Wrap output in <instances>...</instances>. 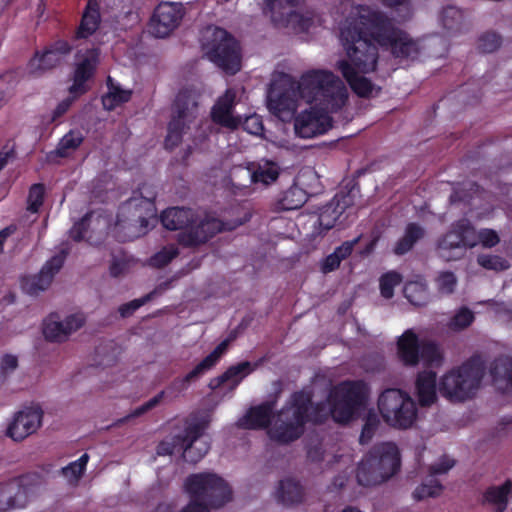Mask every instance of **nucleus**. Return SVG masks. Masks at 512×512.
Segmentation results:
<instances>
[{
  "label": "nucleus",
  "mask_w": 512,
  "mask_h": 512,
  "mask_svg": "<svg viewBox=\"0 0 512 512\" xmlns=\"http://www.w3.org/2000/svg\"><path fill=\"white\" fill-rule=\"evenodd\" d=\"M343 20L339 22V38L345 58L335 68L351 89L360 97H372L379 88L366 75L376 70L377 47L388 46L396 57L414 59L420 47L405 32L397 30L381 13L368 6L354 5L347 0L341 4Z\"/></svg>",
  "instance_id": "f257e3e1"
},
{
  "label": "nucleus",
  "mask_w": 512,
  "mask_h": 512,
  "mask_svg": "<svg viewBox=\"0 0 512 512\" xmlns=\"http://www.w3.org/2000/svg\"><path fill=\"white\" fill-rule=\"evenodd\" d=\"M369 388L363 381H345L335 386L325 403L311 404L308 392L292 395L287 405L276 415L273 406L265 403L252 407L237 421L244 429L267 428L271 440L288 443L299 438L306 422L320 423L329 416L335 422L347 423L366 410Z\"/></svg>",
  "instance_id": "f03ea898"
},
{
  "label": "nucleus",
  "mask_w": 512,
  "mask_h": 512,
  "mask_svg": "<svg viewBox=\"0 0 512 512\" xmlns=\"http://www.w3.org/2000/svg\"><path fill=\"white\" fill-rule=\"evenodd\" d=\"M298 95L310 109L299 113L294 119L297 136L305 139L327 133L333 126L331 113L341 110L348 101V89L332 71L311 69L298 80Z\"/></svg>",
  "instance_id": "7ed1b4c3"
},
{
  "label": "nucleus",
  "mask_w": 512,
  "mask_h": 512,
  "mask_svg": "<svg viewBox=\"0 0 512 512\" xmlns=\"http://www.w3.org/2000/svg\"><path fill=\"white\" fill-rule=\"evenodd\" d=\"M240 214L242 216L233 222H223L210 216L195 219L191 209L173 207L162 213L161 222L166 229L183 230L179 234V242L185 246H193L205 242L218 232L233 230L251 217L250 213L243 209Z\"/></svg>",
  "instance_id": "20e7f679"
},
{
  "label": "nucleus",
  "mask_w": 512,
  "mask_h": 512,
  "mask_svg": "<svg viewBox=\"0 0 512 512\" xmlns=\"http://www.w3.org/2000/svg\"><path fill=\"white\" fill-rule=\"evenodd\" d=\"M154 194L134 196L123 204L111 233L118 241H130L145 235L157 222Z\"/></svg>",
  "instance_id": "39448f33"
},
{
  "label": "nucleus",
  "mask_w": 512,
  "mask_h": 512,
  "mask_svg": "<svg viewBox=\"0 0 512 512\" xmlns=\"http://www.w3.org/2000/svg\"><path fill=\"white\" fill-rule=\"evenodd\" d=\"M184 486L191 502L181 512H209V508L222 507L232 498L228 484L214 473L193 474Z\"/></svg>",
  "instance_id": "423d86ee"
},
{
  "label": "nucleus",
  "mask_w": 512,
  "mask_h": 512,
  "mask_svg": "<svg viewBox=\"0 0 512 512\" xmlns=\"http://www.w3.org/2000/svg\"><path fill=\"white\" fill-rule=\"evenodd\" d=\"M484 370L482 358L474 356L442 376L439 382V392L451 402L469 400L479 390Z\"/></svg>",
  "instance_id": "0eeeda50"
},
{
  "label": "nucleus",
  "mask_w": 512,
  "mask_h": 512,
  "mask_svg": "<svg viewBox=\"0 0 512 512\" xmlns=\"http://www.w3.org/2000/svg\"><path fill=\"white\" fill-rule=\"evenodd\" d=\"M202 49L207 58L226 73L235 74L241 68L238 43L224 29L207 27L202 32Z\"/></svg>",
  "instance_id": "6e6552de"
},
{
  "label": "nucleus",
  "mask_w": 512,
  "mask_h": 512,
  "mask_svg": "<svg viewBox=\"0 0 512 512\" xmlns=\"http://www.w3.org/2000/svg\"><path fill=\"white\" fill-rule=\"evenodd\" d=\"M400 466V456L394 443H382L358 466L357 480L360 485L369 486L385 481L394 475Z\"/></svg>",
  "instance_id": "1a4fd4ad"
},
{
  "label": "nucleus",
  "mask_w": 512,
  "mask_h": 512,
  "mask_svg": "<svg viewBox=\"0 0 512 512\" xmlns=\"http://www.w3.org/2000/svg\"><path fill=\"white\" fill-rule=\"evenodd\" d=\"M378 410L385 423L397 429L413 427L419 417L413 398L399 389L385 390L378 398Z\"/></svg>",
  "instance_id": "9d476101"
},
{
  "label": "nucleus",
  "mask_w": 512,
  "mask_h": 512,
  "mask_svg": "<svg viewBox=\"0 0 512 512\" xmlns=\"http://www.w3.org/2000/svg\"><path fill=\"white\" fill-rule=\"evenodd\" d=\"M303 0H265L264 13L271 17L277 27L291 29L295 33L309 32L321 23V19L313 11L299 13L296 7Z\"/></svg>",
  "instance_id": "9b49d317"
},
{
  "label": "nucleus",
  "mask_w": 512,
  "mask_h": 512,
  "mask_svg": "<svg viewBox=\"0 0 512 512\" xmlns=\"http://www.w3.org/2000/svg\"><path fill=\"white\" fill-rule=\"evenodd\" d=\"M397 355L406 366L422 363L427 367H439L443 362L440 348L433 342L420 341L413 329H407L398 338Z\"/></svg>",
  "instance_id": "f8f14e48"
},
{
  "label": "nucleus",
  "mask_w": 512,
  "mask_h": 512,
  "mask_svg": "<svg viewBox=\"0 0 512 512\" xmlns=\"http://www.w3.org/2000/svg\"><path fill=\"white\" fill-rule=\"evenodd\" d=\"M197 105V94L194 91L184 90L178 93L165 138V147L167 149H173L178 146L183 137L188 135L191 124L194 123L197 117Z\"/></svg>",
  "instance_id": "ddd939ff"
},
{
  "label": "nucleus",
  "mask_w": 512,
  "mask_h": 512,
  "mask_svg": "<svg viewBox=\"0 0 512 512\" xmlns=\"http://www.w3.org/2000/svg\"><path fill=\"white\" fill-rule=\"evenodd\" d=\"M477 245L476 231L470 222L462 219L453 224L438 244L439 254L446 260H454L463 255L467 248Z\"/></svg>",
  "instance_id": "4468645a"
},
{
  "label": "nucleus",
  "mask_w": 512,
  "mask_h": 512,
  "mask_svg": "<svg viewBox=\"0 0 512 512\" xmlns=\"http://www.w3.org/2000/svg\"><path fill=\"white\" fill-rule=\"evenodd\" d=\"M98 51L92 49L78 60L73 76V83L69 88L70 96L61 101L53 112V119L65 114L77 97L84 94L89 86L88 81L92 77L98 63Z\"/></svg>",
  "instance_id": "2eb2a0df"
},
{
  "label": "nucleus",
  "mask_w": 512,
  "mask_h": 512,
  "mask_svg": "<svg viewBox=\"0 0 512 512\" xmlns=\"http://www.w3.org/2000/svg\"><path fill=\"white\" fill-rule=\"evenodd\" d=\"M39 491L40 487L30 476L0 483V512L26 507Z\"/></svg>",
  "instance_id": "dca6fc26"
},
{
  "label": "nucleus",
  "mask_w": 512,
  "mask_h": 512,
  "mask_svg": "<svg viewBox=\"0 0 512 512\" xmlns=\"http://www.w3.org/2000/svg\"><path fill=\"white\" fill-rule=\"evenodd\" d=\"M209 420L204 419L196 424L190 425L181 438L180 449H182L185 461L197 463L208 452L210 443L208 437L204 435L208 427Z\"/></svg>",
  "instance_id": "f3484780"
},
{
  "label": "nucleus",
  "mask_w": 512,
  "mask_h": 512,
  "mask_svg": "<svg viewBox=\"0 0 512 512\" xmlns=\"http://www.w3.org/2000/svg\"><path fill=\"white\" fill-rule=\"evenodd\" d=\"M43 411L39 406L32 405L18 411L7 427V436L14 441H22L34 434L41 426Z\"/></svg>",
  "instance_id": "a211bd4d"
},
{
  "label": "nucleus",
  "mask_w": 512,
  "mask_h": 512,
  "mask_svg": "<svg viewBox=\"0 0 512 512\" xmlns=\"http://www.w3.org/2000/svg\"><path fill=\"white\" fill-rule=\"evenodd\" d=\"M182 15V9L179 4H159L150 20L149 32L158 38L168 36L178 26Z\"/></svg>",
  "instance_id": "6ab92c4d"
},
{
  "label": "nucleus",
  "mask_w": 512,
  "mask_h": 512,
  "mask_svg": "<svg viewBox=\"0 0 512 512\" xmlns=\"http://www.w3.org/2000/svg\"><path fill=\"white\" fill-rule=\"evenodd\" d=\"M85 320V316L79 312L67 316L64 320H59L56 315H50L43 323V335L51 342L65 341L84 325Z\"/></svg>",
  "instance_id": "aec40b11"
},
{
  "label": "nucleus",
  "mask_w": 512,
  "mask_h": 512,
  "mask_svg": "<svg viewBox=\"0 0 512 512\" xmlns=\"http://www.w3.org/2000/svg\"><path fill=\"white\" fill-rule=\"evenodd\" d=\"M279 176V167L276 163L271 161H264L258 164L257 168L252 170L250 168L236 167L231 171L230 178L232 184L237 188H246L245 183L237 182L238 179H245L249 183H261L269 185L276 181Z\"/></svg>",
  "instance_id": "412c9836"
},
{
  "label": "nucleus",
  "mask_w": 512,
  "mask_h": 512,
  "mask_svg": "<svg viewBox=\"0 0 512 512\" xmlns=\"http://www.w3.org/2000/svg\"><path fill=\"white\" fill-rule=\"evenodd\" d=\"M302 100L298 95V83L291 90L280 93L271 89L267 96L269 111L282 121L290 120L297 110L298 101Z\"/></svg>",
  "instance_id": "4be33fe9"
},
{
  "label": "nucleus",
  "mask_w": 512,
  "mask_h": 512,
  "mask_svg": "<svg viewBox=\"0 0 512 512\" xmlns=\"http://www.w3.org/2000/svg\"><path fill=\"white\" fill-rule=\"evenodd\" d=\"M63 263L64 256L56 255L46 262L38 275L23 277L21 280L23 291L30 295H36L46 290Z\"/></svg>",
  "instance_id": "5701e85b"
},
{
  "label": "nucleus",
  "mask_w": 512,
  "mask_h": 512,
  "mask_svg": "<svg viewBox=\"0 0 512 512\" xmlns=\"http://www.w3.org/2000/svg\"><path fill=\"white\" fill-rule=\"evenodd\" d=\"M355 195L356 192L354 190L347 194H337L333 201L320 212L318 218L319 226L324 230H329L333 228L337 222L342 223L343 220L340 218L346 209H350L353 205Z\"/></svg>",
  "instance_id": "b1692460"
},
{
  "label": "nucleus",
  "mask_w": 512,
  "mask_h": 512,
  "mask_svg": "<svg viewBox=\"0 0 512 512\" xmlns=\"http://www.w3.org/2000/svg\"><path fill=\"white\" fill-rule=\"evenodd\" d=\"M71 48L65 41H57L41 54H36L29 62L31 72L39 73L58 65L70 52Z\"/></svg>",
  "instance_id": "393cba45"
},
{
  "label": "nucleus",
  "mask_w": 512,
  "mask_h": 512,
  "mask_svg": "<svg viewBox=\"0 0 512 512\" xmlns=\"http://www.w3.org/2000/svg\"><path fill=\"white\" fill-rule=\"evenodd\" d=\"M236 92L234 89H227L225 94L221 96L212 108V118L215 123L230 129H236L241 118L234 116L232 110L235 104Z\"/></svg>",
  "instance_id": "a878e982"
},
{
  "label": "nucleus",
  "mask_w": 512,
  "mask_h": 512,
  "mask_svg": "<svg viewBox=\"0 0 512 512\" xmlns=\"http://www.w3.org/2000/svg\"><path fill=\"white\" fill-rule=\"evenodd\" d=\"M255 369V365L250 362H242L235 366L230 367L224 374L210 380L209 386L211 389H224L234 390L239 383L248 376Z\"/></svg>",
  "instance_id": "bb28decb"
},
{
  "label": "nucleus",
  "mask_w": 512,
  "mask_h": 512,
  "mask_svg": "<svg viewBox=\"0 0 512 512\" xmlns=\"http://www.w3.org/2000/svg\"><path fill=\"white\" fill-rule=\"evenodd\" d=\"M492 385L504 393H512V358L496 359L489 368Z\"/></svg>",
  "instance_id": "cd10ccee"
},
{
  "label": "nucleus",
  "mask_w": 512,
  "mask_h": 512,
  "mask_svg": "<svg viewBox=\"0 0 512 512\" xmlns=\"http://www.w3.org/2000/svg\"><path fill=\"white\" fill-rule=\"evenodd\" d=\"M415 395L421 406H430L437 399L436 374L432 371L419 373L415 382Z\"/></svg>",
  "instance_id": "c85d7f7f"
},
{
  "label": "nucleus",
  "mask_w": 512,
  "mask_h": 512,
  "mask_svg": "<svg viewBox=\"0 0 512 512\" xmlns=\"http://www.w3.org/2000/svg\"><path fill=\"white\" fill-rule=\"evenodd\" d=\"M512 496V481H506L499 486L489 487L484 495V503L489 505L495 512H503Z\"/></svg>",
  "instance_id": "c756f323"
},
{
  "label": "nucleus",
  "mask_w": 512,
  "mask_h": 512,
  "mask_svg": "<svg viewBox=\"0 0 512 512\" xmlns=\"http://www.w3.org/2000/svg\"><path fill=\"white\" fill-rule=\"evenodd\" d=\"M229 342V339L222 341L208 356H206L185 376L184 381L190 382L211 370L228 350Z\"/></svg>",
  "instance_id": "7c9ffc66"
},
{
  "label": "nucleus",
  "mask_w": 512,
  "mask_h": 512,
  "mask_svg": "<svg viewBox=\"0 0 512 512\" xmlns=\"http://www.w3.org/2000/svg\"><path fill=\"white\" fill-rule=\"evenodd\" d=\"M276 497L285 505H293L303 500L304 490L298 482L292 479H285L280 482L276 491Z\"/></svg>",
  "instance_id": "2f4dec72"
},
{
  "label": "nucleus",
  "mask_w": 512,
  "mask_h": 512,
  "mask_svg": "<svg viewBox=\"0 0 512 512\" xmlns=\"http://www.w3.org/2000/svg\"><path fill=\"white\" fill-rule=\"evenodd\" d=\"M99 21L98 4L96 0H89L77 31V38H86L92 35L98 28Z\"/></svg>",
  "instance_id": "473e14b6"
},
{
  "label": "nucleus",
  "mask_w": 512,
  "mask_h": 512,
  "mask_svg": "<svg viewBox=\"0 0 512 512\" xmlns=\"http://www.w3.org/2000/svg\"><path fill=\"white\" fill-rule=\"evenodd\" d=\"M423 236L424 229L421 226L415 223L408 224L403 237L395 245L394 253L397 255L407 253Z\"/></svg>",
  "instance_id": "72a5a7b5"
},
{
  "label": "nucleus",
  "mask_w": 512,
  "mask_h": 512,
  "mask_svg": "<svg viewBox=\"0 0 512 512\" xmlns=\"http://www.w3.org/2000/svg\"><path fill=\"white\" fill-rule=\"evenodd\" d=\"M130 97V90L122 89L120 86L114 84L110 77L108 78V92L102 98V103L106 110H112L129 101Z\"/></svg>",
  "instance_id": "f704fd0d"
},
{
  "label": "nucleus",
  "mask_w": 512,
  "mask_h": 512,
  "mask_svg": "<svg viewBox=\"0 0 512 512\" xmlns=\"http://www.w3.org/2000/svg\"><path fill=\"white\" fill-rule=\"evenodd\" d=\"M88 461L89 456L85 453L80 458L61 469V474L69 485L76 486L78 484L86 470Z\"/></svg>",
  "instance_id": "c9c22d12"
},
{
  "label": "nucleus",
  "mask_w": 512,
  "mask_h": 512,
  "mask_svg": "<svg viewBox=\"0 0 512 512\" xmlns=\"http://www.w3.org/2000/svg\"><path fill=\"white\" fill-rule=\"evenodd\" d=\"M404 295L415 306H423L429 300L426 284L422 281L408 282L404 287Z\"/></svg>",
  "instance_id": "e433bc0d"
},
{
  "label": "nucleus",
  "mask_w": 512,
  "mask_h": 512,
  "mask_svg": "<svg viewBox=\"0 0 512 512\" xmlns=\"http://www.w3.org/2000/svg\"><path fill=\"white\" fill-rule=\"evenodd\" d=\"M463 15L460 10L455 7L445 8L440 15V22L447 35H452L460 31Z\"/></svg>",
  "instance_id": "4c0bfd02"
},
{
  "label": "nucleus",
  "mask_w": 512,
  "mask_h": 512,
  "mask_svg": "<svg viewBox=\"0 0 512 512\" xmlns=\"http://www.w3.org/2000/svg\"><path fill=\"white\" fill-rule=\"evenodd\" d=\"M305 201V192L297 186H292L283 193L280 199V207L283 210H295L300 208Z\"/></svg>",
  "instance_id": "58836bf2"
},
{
  "label": "nucleus",
  "mask_w": 512,
  "mask_h": 512,
  "mask_svg": "<svg viewBox=\"0 0 512 512\" xmlns=\"http://www.w3.org/2000/svg\"><path fill=\"white\" fill-rule=\"evenodd\" d=\"M82 142L83 135L80 131H70L62 137L56 152L61 157L68 156L71 152L76 150Z\"/></svg>",
  "instance_id": "ea45409f"
},
{
  "label": "nucleus",
  "mask_w": 512,
  "mask_h": 512,
  "mask_svg": "<svg viewBox=\"0 0 512 512\" xmlns=\"http://www.w3.org/2000/svg\"><path fill=\"white\" fill-rule=\"evenodd\" d=\"M402 282V277L399 273L391 271L384 274L380 278V291L384 298H391L396 286Z\"/></svg>",
  "instance_id": "a19ab883"
},
{
  "label": "nucleus",
  "mask_w": 512,
  "mask_h": 512,
  "mask_svg": "<svg viewBox=\"0 0 512 512\" xmlns=\"http://www.w3.org/2000/svg\"><path fill=\"white\" fill-rule=\"evenodd\" d=\"M442 489V485L437 480L430 479L415 489L414 497L417 500H423L428 497H437L441 494Z\"/></svg>",
  "instance_id": "79ce46f5"
},
{
  "label": "nucleus",
  "mask_w": 512,
  "mask_h": 512,
  "mask_svg": "<svg viewBox=\"0 0 512 512\" xmlns=\"http://www.w3.org/2000/svg\"><path fill=\"white\" fill-rule=\"evenodd\" d=\"M95 221L97 222L98 226H100L101 222L103 225L106 224V220L104 218H96L94 213L87 214L79 223L73 226V228L70 231L71 237L76 241L84 239L85 234L83 233V230L86 226L93 224Z\"/></svg>",
  "instance_id": "37998d69"
},
{
  "label": "nucleus",
  "mask_w": 512,
  "mask_h": 512,
  "mask_svg": "<svg viewBox=\"0 0 512 512\" xmlns=\"http://www.w3.org/2000/svg\"><path fill=\"white\" fill-rule=\"evenodd\" d=\"M500 44L501 38L499 35L493 32H487L479 37L477 47L483 53H491L497 50Z\"/></svg>",
  "instance_id": "c03bdc74"
},
{
  "label": "nucleus",
  "mask_w": 512,
  "mask_h": 512,
  "mask_svg": "<svg viewBox=\"0 0 512 512\" xmlns=\"http://www.w3.org/2000/svg\"><path fill=\"white\" fill-rule=\"evenodd\" d=\"M178 254L177 248L173 245L164 247L150 259V265L153 267H163L167 265Z\"/></svg>",
  "instance_id": "a18cd8bd"
},
{
  "label": "nucleus",
  "mask_w": 512,
  "mask_h": 512,
  "mask_svg": "<svg viewBox=\"0 0 512 512\" xmlns=\"http://www.w3.org/2000/svg\"><path fill=\"white\" fill-rule=\"evenodd\" d=\"M240 124L243 125V129L246 132H248L249 134L261 136V137L269 140V138L263 134L264 126H263L260 116H258L256 114L249 115L244 119L243 122L241 121Z\"/></svg>",
  "instance_id": "49530a36"
},
{
  "label": "nucleus",
  "mask_w": 512,
  "mask_h": 512,
  "mask_svg": "<svg viewBox=\"0 0 512 512\" xmlns=\"http://www.w3.org/2000/svg\"><path fill=\"white\" fill-rule=\"evenodd\" d=\"M18 358L12 354H5L0 359V385L17 369Z\"/></svg>",
  "instance_id": "de8ad7c7"
},
{
  "label": "nucleus",
  "mask_w": 512,
  "mask_h": 512,
  "mask_svg": "<svg viewBox=\"0 0 512 512\" xmlns=\"http://www.w3.org/2000/svg\"><path fill=\"white\" fill-rule=\"evenodd\" d=\"M473 319V313L467 308H462L451 319L449 327L453 330H461L469 326Z\"/></svg>",
  "instance_id": "09e8293b"
},
{
  "label": "nucleus",
  "mask_w": 512,
  "mask_h": 512,
  "mask_svg": "<svg viewBox=\"0 0 512 512\" xmlns=\"http://www.w3.org/2000/svg\"><path fill=\"white\" fill-rule=\"evenodd\" d=\"M478 263L484 268L496 271L505 270L509 267L505 259L494 255H481L478 257Z\"/></svg>",
  "instance_id": "8fccbe9b"
},
{
  "label": "nucleus",
  "mask_w": 512,
  "mask_h": 512,
  "mask_svg": "<svg viewBox=\"0 0 512 512\" xmlns=\"http://www.w3.org/2000/svg\"><path fill=\"white\" fill-rule=\"evenodd\" d=\"M44 196V187L41 184H35L30 188L28 195V210L37 212L42 205Z\"/></svg>",
  "instance_id": "3c124183"
},
{
  "label": "nucleus",
  "mask_w": 512,
  "mask_h": 512,
  "mask_svg": "<svg viewBox=\"0 0 512 512\" xmlns=\"http://www.w3.org/2000/svg\"><path fill=\"white\" fill-rule=\"evenodd\" d=\"M477 244L480 243L482 246L491 248L497 245L500 241V238L495 230L492 229H482L479 232H476Z\"/></svg>",
  "instance_id": "603ef678"
},
{
  "label": "nucleus",
  "mask_w": 512,
  "mask_h": 512,
  "mask_svg": "<svg viewBox=\"0 0 512 512\" xmlns=\"http://www.w3.org/2000/svg\"><path fill=\"white\" fill-rule=\"evenodd\" d=\"M438 290L443 294L451 293L456 286V277L453 273L443 272L437 278Z\"/></svg>",
  "instance_id": "864d4df0"
},
{
  "label": "nucleus",
  "mask_w": 512,
  "mask_h": 512,
  "mask_svg": "<svg viewBox=\"0 0 512 512\" xmlns=\"http://www.w3.org/2000/svg\"><path fill=\"white\" fill-rule=\"evenodd\" d=\"M379 425V420L376 415L370 413L366 419L365 425L362 429L360 435V443H367L372 436L374 435L377 427Z\"/></svg>",
  "instance_id": "5fc2aeb1"
},
{
  "label": "nucleus",
  "mask_w": 512,
  "mask_h": 512,
  "mask_svg": "<svg viewBox=\"0 0 512 512\" xmlns=\"http://www.w3.org/2000/svg\"><path fill=\"white\" fill-rule=\"evenodd\" d=\"M454 466V461L447 456L441 457L435 464L430 467L432 476L447 473Z\"/></svg>",
  "instance_id": "6e6d98bb"
},
{
  "label": "nucleus",
  "mask_w": 512,
  "mask_h": 512,
  "mask_svg": "<svg viewBox=\"0 0 512 512\" xmlns=\"http://www.w3.org/2000/svg\"><path fill=\"white\" fill-rule=\"evenodd\" d=\"M181 438L182 437L178 436L174 441H162L157 447V454L170 455L176 451H182V449H180Z\"/></svg>",
  "instance_id": "4d7b16f0"
},
{
  "label": "nucleus",
  "mask_w": 512,
  "mask_h": 512,
  "mask_svg": "<svg viewBox=\"0 0 512 512\" xmlns=\"http://www.w3.org/2000/svg\"><path fill=\"white\" fill-rule=\"evenodd\" d=\"M163 396H164V392L162 391L159 394H157L156 396H154L153 398H151L149 401H147L146 403L141 405L140 407L136 408L130 414V417H138V416L146 413L147 411L151 410L152 408L156 407L162 400Z\"/></svg>",
  "instance_id": "13d9d810"
},
{
  "label": "nucleus",
  "mask_w": 512,
  "mask_h": 512,
  "mask_svg": "<svg viewBox=\"0 0 512 512\" xmlns=\"http://www.w3.org/2000/svg\"><path fill=\"white\" fill-rule=\"evenodd\" d=\"M152 297V294L147 295L142 299H135L129 303H126L119 307V312L121 316L127 317L131 315L134 311H136L139 307H141L147 300Z\"/></svg>",
  "instance_id": "bf43d9fd"
},
{
  "label": "nucleus",
  "mask_w": 512,
  "mask_h": 512,
  "mask_svg": "<svg viewBox=\"0 0 512 512\" xmlns=\"http://www.w3.org/2000/svg\"><path fill=\"white\" fill-rule=\"evenodd\" d=\"M384 4L390 6V7H399V10L402 12V14L399 15V19L405 20L410 17L411 15V8L408 3V0H382Z\"/></svg>",
  "instance_id": "052dcab7"
},
{
  "label": "nucleus",
  "mask_w": 512,
  "mask_h": 512,
  "mask_svg": "<svg viewBox=\"0 0 512 512\" xmlns=\"http://www.w3.org/2000/svg\"><path fill=\"white\" fill-rule=\"evenodd\" d=\"M359 239L360 237H357L354 240L342 243L339 247L335 249L334 253L337 254L340 260H344L352 253L353 248L359 242Z\"/></svg>",
  "instance_id": "680f3d73"
},
{
  "label": "nucleus",
  "mask_w": 512,
  "mask_h": 512,
  "mask_svg": "<svg viewBox=\"0 0 512 512\" xmlns=\"http://www.w3.org/2000/svg\"><path fill=\"white\" fill-rule=\"evenodd\" d=\"M127 268L128 263L124 258H114L109 267V271L112 276L118 277L124 274Z\"/></svg>",
  "instance_id": "e2e57ef3"
},
{
  "label": "nucleus",
  "mask_w": 512,
  "mask_h": 512,
  "mask_svg": "<svg viewBox=\"0 0 512 512\" xmlns=\"http://www.w3.org/2000/svg\"><path fill=\"white\" fill-rule=\"evenodd\" d=\"M342 260L334 252L326 257L322 269L324 272H330L339 267Z\"/></svg>",
  "instance_id": "0e129e2a"
},
{
  "label": "nucleus",
  "mask_w": 512,
  "mask_h": 512,
  "mask_svg": "<svg viewBox=\"0 0 512 512\" xmlns=\"http://www.w3.org/2000/svg\"><path fill=\"white\" fill-rule=\"evenodd\" d=\"M11 156V152L9 151L0 153V170H2L6 166Z\"/></svg>",
  "instance_id": "69168bd1"
},
{
  "label": "nucleus",
  "mask_w": 512,
  "mask_h": 512,
  "mask_svg": "<svg viewBox=\"0 0 512 512\" xmlns=\"http://www.w3.org/2000/svg\"><path fill=\"white\" fill-rule=\"evenodd\" d=\"M14 229L7 227L0 232V244H4L6 239L13 233Z\"/></svg>",
  "instance_id": "338daca9"
},
{
  "label": "nucleus",
  "mask_w": 512,
  "mask_h": 512,
  "mask_svg": "<svg viewBox=\"0 0 512 512\" xmlns=\"http://www.w3.org/2000/svg\"><path fill=\"white\" fill-rule=\"evenodd\" d=\"M494 310L496 313H500L502 311H507L506 307L504 305H495Z\"/></svg>",
  "instance_id": "774afa93"
}]
</instances>
